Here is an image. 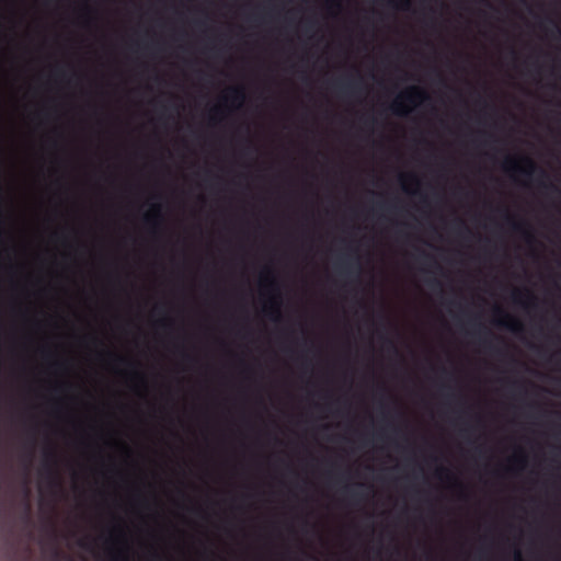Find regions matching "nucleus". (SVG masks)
<instances>
[{"label":"nucleus","mask_w":561,"mask_h":561,"mask_svg":"<svg viewBox=\"0 0 561 561\" xmlns=\"http://www.w3.org/2000/svg\"><path fill=\"white\" fill-rule=\"evenodd\" d=\"M428 99L430 95L423 88L410 85L394 98L390 108L398 116H408Z\"/></svg>","instance_id":"nucleus-1"},{"label":"nucleus","mask_w":561,"mask_h":561,"mask_svg":"<svg viewBox=\"0 0 561 561\" xmlns=\"http://www.w3.org/2000/svg\"><path fill=\"white\" fill-rule=\"evenodd\" d=\"M110 541L112 559L115 561H128L129 545L126 531L122 525L114 527Z\"/></svg>","instance_id":"nucleus-2"},{"label":"nucleus","mask_w":561,"mask_h":561,"mask_svg":"<svg viewBox=\"0 0 561 561\" xmlns=\"http://www.w3.org/2000/svg\"><path fill=\"white\" fill-rule=\"evenodd\" d=\"M502 168L508 173H519L526 176H531L536 172L537 167L530 157L507 156L503 161Z\"/></svg>","instance_id":"nucleus-3"},{"label":"nucleus","mask_w":561,"mask_h":561,"mask_svg":"<svg viewBox=\"0 0 561 561\" xmlns=\"http://www.w3.org/2000/svg\"><path fill=\"white\" fill-rule=\"evenodd\" d=\"M493 323L514 333H519L524 330V324L517 317L505 312L499 306L494 308Z\"/></svg>","instance_id":"nucleus-4"},{"label":"nucleus","mask_w":561,"mask_h":561,"mask_svg":"<svg viewBox=\"0 0 561 561\" xmlns=\"http://www.w3.org/2000/svg\"><path fill=\"white\" fill-rule=\"evenodd\" d=\"M245 91L242 87H229L221 95V101L231 110H240L245 103Z\"/></svg>","instance_id":"nucleus-5"},{"label":"nucleus","mask_w":561,"mask_h":561,"mask_svg":"<svg viewBox=\"0 0 561 561\" xmlns=\"http://www.w3.org/2000/svg\"><path fill=\"white\" fill-rule=\"evenodd\" d=\"M267 299L263 305V311L274 321H278L280 318L282 301L279 291L266 294Z\"/></svg>","instance_id":"nucleus-6"},{"label":"nucleus","mask_w":561,"mask_h":561,"mask_svg":"<svg viewBox=\"0 0 561 561\" xmlns=\"http://www.w3.org/2000/svg\"><path fill=\"white\" fill-rule=\"evenodd\" d=\"M399 182L404 193L416 195L420 192L421 181L414 173L402 172L399 174Z\"/></svg>","instance_id":"nucleus-7"},{"label":"nucleus","mask_w":561,"mask_h":561,"mask_svg":"<svg viewBox=\"0 0 561 561\" xmlns=\"http://www.w3.org/2000/svg\"><path fill=\"white\" fill-rule=\"evenodd\" d=\"M144 219L152 228H158L162 222V204L153 203L150 208L144 215Z\"/></svg>","instance_id":"nucleus-8"},{"label":"nucleus","mask_w":561,"mask_h":561,"mask_svg":"<svg viewBox=\"0 0 561 561\" xmlns=\"http://www.w3.org/2000/svg\"><path fill=\"white\" fill-rule=\"evenodd\" d=\"M507 460L510 462V469L511 470L516 469L518 471H523L526 468L527 462H528L527 455L525 454V451L522 448H518L517 450H515L508 457Z\"/></svg>","instance_id":"nucleus-9"},{"label":"nucleus","mask_w":561,"mask_h":561,"mask_svg":"<svg viewBox=\"0 0 561 561\" xmlns=\"http://www.w3.org/2000/svg\"><path fill=\"white\" fill-rule=\"evenodd\" d=\"M435 476L444 483H446L448 486H460V483L457 479V477L454 474V472L445 467V466H438L435 469Z\"/></svg>","instance_id":"nucleus-10"},{"label":"nucleus","mask_w":561,"mask_h":561,"mask_svg":"<svg viewBox=\"0 0 561 561\" xmlns=\"http://www.w3.org/2000/svg\"><path fill=\"white\" fill-rule=\"evenodd\" d=\"M261 286L263 288L264 294H270L274 291H278L276 278L273 275L272 271L267 270L261 274Z\"/></svg>","instance_id":"nucleus-11"},{"label":"nucleus","mask_w":561,"mask_h":561,"mask_svg":"<svg viewBox=\"0 0 561 561\" xmlns=\"http://www.w3.org/2000/svg\"><path fill=\"white\" fill-rule=\"evenodd\" d=\"M513 298L516 304L525 308L535 304V296L528 289H515L513 291Z\"/></svg>","instance_id":"nucleus-12"},{"label":"nucleus","mask_w":561,"mask_h":561,"mask_svg":"<svg viewBox=\"0 0 561 561\" xmlns=\"http://www.w3.org/2000/svg\"><path fill=\"white\" fill-rule=\"evenodd\" d=\"M115 371L122 376H125L127 377L133 383H134V387L137 388L139 386L141 387H146V379H145V375L139 371V370H133V371H128V370H124V369H115Z\"/></svg>","instance_id":"nucleus-13"},{"label":"nucleus","mask_w":561,"mask_h":561,"mask_svg":"<svg viewBox=\"0 0 561 561\" xmlns=\"http://www.w3.org/2000/svg\"><path fill=\"white\" fill-rule=\"evenodd\" d=\"M507 219L511 221L512 224V227L516 230V231H519L524 237L525 239L527 240V242H533L534 240V234H533V231L530 230L529 227H527L524 222L522 221H516V220H513L511 218V216H507Z\"/></svg>","instance_id":"nucleus-14"},{"label":"nucleus","mask_w":561,"mask_h":561,"mask_svg":"<svg viewBox=\"0 0 561 561\" xmlns=\"http://www.w3.org/2000/svg\"><path fill=\"white\" fill-rule=\"evenodd\" d=\"M388 4L397 10L410 11L412 8L411 0H388Z\"/></svg>","instance_id":"nucleus-15"},{"label":"nucleus","mask_w":561,"mask_h":561,"mask_svg":"<svg viewBox=\"0 0 561 561\" xmlns=\"http://www.w3.org/2000/svg\"><path fill=\"white\" fill-rule=\"evenodd\" d=\"M332 15H337L342 10L343 0H327Z\"/></svg>","instance_id":"nucleus-16"},{"label":"nucleus","mask_w":561,"mask_h":561,"mask_svg":"<svg viewBox=\"0 0 561 561\" xmlns=\"http://www.w3.org/2000/svg\"><path fill=\"white\" fill-rule=\"evenodd\" d=\"M80 18L87 25L92 21V10L88 4H84L80 10Z\"/></svg>","instance_id":"nucleus-17"},{"label":"nucleus","mask_w":561,"mask_h":561,"mask_svg":"<svg viewBox=\"0 0 561 561\" xmlns=\"http://www.w3.org/2000/svg\"><path fill=\"white\" fill-rule=\"evenodd\" d=\"M221 111H222V108H221L220 104L214 105L210 110V115H209L210 121L214 123L220 121L221 118L219 116L221 114Z\"/></svg>","instance_id":"nucleus-18"},{"label":"nucleus","mask_w":561,"mask_h":561,"mask_svg":"<svg viewBox=\"0 0 561 561\" xmlns=\"http://www.w3.org/2000/svg\"><path fill=\"white\" fill-rule=\"evenodd\" d=\"M158 324L159 325H163V327H168V325H170V319L161 318V319L158 320Z\"/></svg>","instance_id":"nucleus-19"},{"label":"nucleus","mask_w":561,"mask_h":561,"mask_svg":"<svg viewBox=\"0 0 561 561\" xmlns=\"http://www.w3.org/2000/svg\"><path fill=\"white\" fill-rule=\"evenodd\" d=\"M514 561H524L520 550H515L514 552Z\"/></svg>","instance_id":"nucleus-20"},{"label":"nucleus","mask_w":561,"mask_h":561,"mask_svg":"<svg viewBox=\"0 0 561 561\" xmlns=\"http://www.w3.org/2000/svg\"><path fill=\"white\" fill-rule=\"evenodd\" d=\"M114 357H115V359H116L117 362H125V360H126V358H125V357L119 356V355H114Z\"/></svg>","instance_id":"nucleus-21"}]
</instances>
